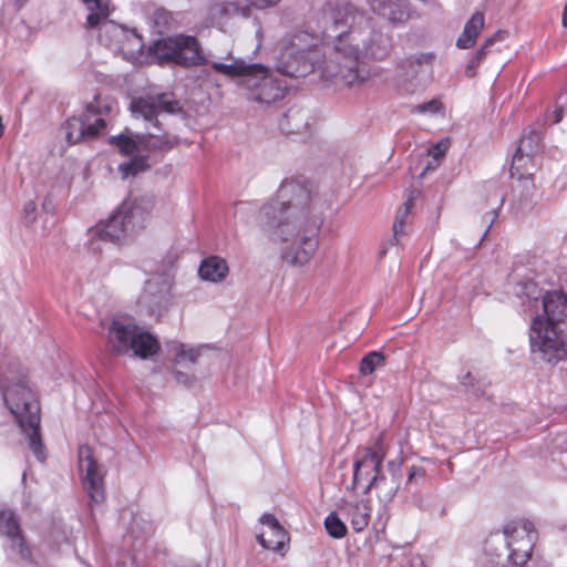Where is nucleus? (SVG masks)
Returning <instances> with one entry per match:
<instances>
[{
  "instance_id": "1",
  "label": "nucleus",
  "mask_w": 567,
  "mask_h": 567,
  "mask_svg": "<svg viewBox=\"0 0 567 567\" xmlns=\"http://www.w3.org/2000/svg\"><path fill=\"white\" fill-rule=\"evenodd\" d=\"M323 32L336 33L333 54L324 61L322 72L348 87H359L371 79L362 59L382 61L393 48L392 37L377 28L363 10L347 0L327 1L320 10Z\"/></svg>"
},
{
  "instance_id": "2",
  "label": "nucleus",
  "mask_w": 567,
  "mask_h": 567,
  "mask_svg": "<svg viewBox=\"0 0 567 567\" xmlns=\"http://www.w3.org/2000/svg\"><path fill=\"white\" fill-rule=\"evenodd\" d=\"M312 200L308 184L290 179L259 210V220L275 241H292L286 258L296 266L308 264L318 248L320 219L313 214Z\"/></svg>"
},
{
  "instance_id": "3",
  "label": "nucleus",
  "mask_w": 567,
  "mask_h": 567,
  "mask_svg": "<svg viewBox=\"0 0 567 567\" xmlns=\"http://www.w3.org/2000/svg\"><path fill=\"white\" fill-rule=\"evenodd\" d=\"M545 316L532 320L529 343L533 353H539L547 363L566 359L567 295L548 291L543 297Z\"/></svg>"
},
{
  "instance_id": "4",
  "label": "nucleus",
  "mask_w": 567,
  "mask_h": 567,
  "mask_svg": "<svg viewBox=\"0 0 567 567\" xmlns=\"http://www.w3.org/2000/svg\"><path fill=\"white\" fill-rule=\"evenodd\" d=\"M0 386L6 404L14 415L22 432L28 435L32 453L40 462H44L47 451L40 434V404L33 391L24 378L8 384H6L4 379L0 378Z\"/></svg>"
},
{
  "instance_id": "5",
  "label": "nucleus",
  "mask_w": 567,
  "mask_h": 567,
  "mask_svg": "<svg viewBox=\"0 0 567 567\" xmlns=\"http://www.w3.org/2000/svg\"><path fill=\"white\" fill-rule=\"evenodd\" d=\"M389 446L385 443L384 434L367 446L358 447L353 460L352 487H362L363 495H368L372 488L384 489L379 497L391 501L399 488V478L393 477L388 486L386 477L381 473L382 463L388 454Z\"/></svg>"
},
{
  "instance_id": "6",
  "label": "nucleus",
  "mask_w": 567,
  "mask_h": 567,
  "mask_svg": "<svg viewBox=\"0 0 567 567\" xmlns=\"http://www.w3.org/2000/svg\"><path fill=\"white\" fill-rule=\"evenodd\" d=\"M106 346L115 355H134L146 360L161 350L155 336L141 330L135 323L113 319L107 328Z\"/></svg>"
},
{
  "instance_id": "7",
  "label": "nucleus",
  "mask_w": 567,
  "mask_h": 567,
  "mask_svg": "<svg viewBox=\"0 0 567 567\" xmlns=\"http://www.w3.org/2000/svg\"><path fill=\"white\" fill-rule=\"evenodd\" d=\"M321 48L318 39L306 32L295 33L282 49L277 70L290 78H301L313 72L320 62Z\"/></svg>"
},
{
  "instance_id": "8",
  "label": "nucleus",
  "mask_w": 567,
  "mask_h": 567,
  "mask_svg": "<svg viewBox=\"0 0 567 567\" xmlns=\"http://www.w3.org/2000/svg\"><path fill=\"white\" fill-rule=\"evenodd\" d=\"M151 52L159 65L175 64L183 68L202 66L207 63L196 37L177 34L154 42Z\"/></svg>"
},
{
  "instance_id": "9",
  "label": "nucleus",
  "mask_w": 567,
  "mask_h": 567,
  "mask_svg": "<svg viewBox=\"0 0 567 567\" xmlns=\"http://www.w3.org/2000/svg\"><path fill=\"white\" fill-rule=\"evenodd\" d=\"M112 112V103L105 101L101 95L86 105L85 114L82 117L73 116L65 123V138L70 145L76 144L85 138H95L106 128L104 115Z\"/></svg>"
},
{
  "instance_id": "10",
  "label": "nucleus",
  "mask_w": 567,
  "mask_h": 567,
  "mask_svg": "<svg viewBox=\"0 0 567 567\" xmlns=\"http://www.w3.org/2000/svg\"><path fill=\"white\" fill-rule=\"evenodd\" d=\"M257 68L258 70L250 71L243 82L247 100L267 105L282 100L287 90L286 83L274 78L265 65L257 63Z\"/></svg>"
},
{
  "instance_id": "11",
  "label": "nucleus",
  "mask_w": 567,
  "mask_h": 567,
  "mask_svg": "<svg viewBox=\"0 0 567 567\" xmlns=\"http://www.w3.org/2000/svg\"><path fill=\"white\" fill-rule=\"evenodd\" d=\"M509 559L515 565H524L532 556L536 534L534 525L526 519L509 522L504 527Z\"/></svg>"
},
{
  "instance_id": "12",
  "label": "nucleus",
  "mask_w": 567,
  "mask_h": 567,
  "mask_svg": "<svg viewBox=\"0 0 567 567\" xmlns=\"http://www.w3.org/2000/svg\"><path fill=\"white\" fill-rule=\"evenodd\" d=\"M100 38L104 45L121 53L126 60L135 58L143 49L142 37L112 21L103 27Z\"/></svg>"
},
{
  "instance_id": "13",
  "label": "nucleus",
  "mask_w": 567,
  "mask_h": 567,
  "mask_svg": "<svg viewBox=\"0 0 567 567\" xmlns=\"http://www.w3.org/2000/svg\"><path fill=\"white\" fill-rule=\"evenodd\" d=\"M79 457L81 470L84 472L83 485L91 501L100 503L104 499V475L93 457V450L89 445H81Z\"/></svg>"
},
{
  "instance_id": "14",
  "label": "nucleus",
  "mask_w": 567,
  "mask_h": 567,
  "mask_svg": "<svg viewBox=\"0 0 567 567\" xmlns=\"http://www.w3.org/2000/svg\"><path fill=\"white\" fill-rule=\"evenodd\" d=\"M177 109V102L168 100L166 94L156 96L140 97L132 102L131 110L134 114L142 115L146 121L154 122V126L158 127L159 122L157 115L162 112L174 113Z\"/></svg>"
},
{
  "instance_id": "15",
  "label": "nucleus",
  "mask_w": 567,
  "mask_h": 567,
  "mask_svg": "<svg viewBox=\"0 0 567 567\" xmlns=\"http://www.w3.org/2000/svg\"><path fill=\"white\" fill-rule=\"evenodd\" d=\"M261 532L257 535L259 544L269 550L279 551L289 543L287 530L279 524L271 514H264L260 518Z\"/></svg>"
},
{
  "instance_id": "16",
  "label": "nucleus",
  "mask_w": 567,
  "mask_h": 567,
  "mask_svg": "<svg viewBox=\"0 0 567 567\" xmlns=\"http://www.w3.org/2000/svg\"><path fill=\"white\" fill-rule=\"evenodd\" d=\"M341 511L355 533L363 532L370 524L372 502L368 497L354 501H344Z\"/></svg>"
},
{
  "instance_id": "17",
  "label": "nucleus",
  "mask_w": 567,
  "mask_h": 567,
  "mask_svg": "<svg viewBox=\"0 0 567 567\" xmlns=\"http://www.w3.org/2000/svg\"><path fill=\"white\" fill-rule=\"evenodd\" d=\"M434 60L435 54L433 52L406 55L395 63V74L398 79L403 81L414 80L424 69H431Z\"/></svg>"
},
{
  "instance_id": "18",
  "label": "nucleus",
  "mask_w": 567,
  "mask_h": 567,
  "mask_svg": "<svg viewBox=\"0 0 567 567\" xmlns=\"http://www.w3.org/2000/svg\"><path fill=\"white\" fill-rule=\"evenodd\" d=\"M371 9L391 23H402L411 17L410 0H369Z\"/></svg>"
},
{
  "instance_id": "19",
  "label": "nucleus",
  "mask_w": 567,
  "mask_h": 567,
  "mask_svg": "<svg viewBox=\"0 0 567 567\" xmlns=\"http://www.w3.org/2000/svg\"><path fill=\"white\" fill-rule=\"evenodd\" d=\"M0 533L10 539L11 548L18 550L22 558L30 557L31 551L24 543L19 523L12 513H1Z\"/></svg>"
},
{
  "instance_id": "20",
  "label": "nucleus",
  "mask_w": 567,
  "mask_h": 567,
  "mask_svg": "<svg viewBox=\"0 0 567 567\" xmlns=\"http://www.w3.org/2000/svg\"><path fill=\"white\" fill-rule=\"evenodd\" d=\"M485 24L484 13L481 11H476L470 20L465 23L463 32L456 40V45L460 49H470L472 48L481 31L483 30Z\"/></svg>"
},
{
  "instance_id": "21",
  "label": "nucleus",
  "mask_w": 567,
  "mask_h": 567,
  "mask_svg": "<svg viewBox=\"0 0 567 567\" xmlns=\"http://www.w3.org/2000/svg\"><path fill=\"white\" fill-rule=\"evenodd\" d=\"M127 228V216L123 213L113 214L100 229L101 240L118 243L124 238Z\"/></svg>"
},
{
  "instance_id": "22",
  "label": "nucleus",
  "mask_w": 567,
  "mask_h": 567,
  "mask_svg": "<svg viewBox=\"0 0 567 567\" xmlns=\"http://www.w3.org/2000/svg\"><path fill=\"white\" fill-rule=\"evenodd\" d=\"M228 270L225 259L218 256H210L202 261L198 274L204 280L217 282L227 276Z\"/></svg>"
},
{
  "instance_id": "23",
  "label": "nucleus",
  "mask_w": 567,
  "mask_h": 567,
  "mask_svg": "<svg viewBox=\"0 0 567 567\" xmlns=\"http://www.w3.org/2000/svg\"><path fill=\"white\" fill-rule=\"evenodd\" d=\"M212 69L220 74L230 76V78H239L238 85L243 89V82L250 71L258 70L257 63H246L243 60H236L231 64H225L221 62H213Z\"/></svg>"
},
{
  "instance_id": "24",
  "label": "nucleus",
  "mask_w": 567,
  "mask_h": 567,
  "mask_svg": "<svg viewBox=\"0 0 567 567\" xmlns=\"http://www.w3.org/2000/svg\"><path fill=\"white\" fill-rule=\"evenodd\" d=\"M90 11L86 17L85 27L96 28L103 20L109 19L112 13L111 0H81Z\"/></svg>"
},
{
  "instance_id": "25",
  "label": "nucleus",
  "mask_w": 567,
  "mask_h": 567,
  "mask_svg": "<svg viewBox=\"0 0 567 567\" xmlns=\"http://www.w3.org/2000/svg\"><path fill=\"white\" fill-rule=\"evenodd\" d=\"M307 125V116L299 107H290L280 118V130L289 135L299 133Z\"/></svg>"
},
{
  "instance_id": "26",
  "label": "nucleus",
  "mask_w": 567,
  "mask_h": 567,
  "mask_svg": "<svg viewBox=\"0 0 567 567\" xmlns=\"http://www.w3.org/2000/svg\"><path fill=\"white\" fill-rule=\"evenodd\" d=\"M416 192L412 190L402 206L399 208L398 214L395 216L393 223V238L396 243H399L400 237L405 234L404 227L406 224V219L410 216L412 208L414 206V194Z\"/></svg>"
},
{
  "instance_id": "27",
  "label": "nucleus",
  "mask_w": 567,
  "mask_h": 567,
  "mask_svg": "<svg viewBox=\"0 0 567 567\" xmlns=\"http://www.w3.org/2000/svg\"><path fill=\"white\" fill-rule=\"evenodd\" d=\"M534 159L526 155H519L514 153L512 165H511V177L517 178L518 181L527 179L533 177L532 168L534 167Z\"/></svg>"
},
{
  "instance_id": "28",
  "label": "nucleus",
  "mask_w": 567,
  "mask_h": 567,
  "mask_svg": "<svg viewBox=\"0 0 567 567\" xmlns=\"http://www.w3.org/2000/svg\"><path fill=\"white\" fill-rule=\"evenodd\" d=\"M141 148L144 151H168L172 150L175 145V142L172 141L166 134L155 135V134H144L140 137Z\"/></svg>"
},
{
  "instance_id": "29",
  "label": "nucleus",
  "mask_w": 567,
  "mask_h": 567,
  "mask_svg": "<svg viewBox=\"0 0 567 567\" xmlns=\"http://www.w3.org/2000/svg\"><path fill=\"white\" fill-rule=\"evenodd\" d=\"M540 145V135L536 131H528L523 134L516 154L526 155L534 159V155L538 152Z\"/></svg>"
},
{
  "instance_id": "30",
  "label": "nucleus",
  "mask_w": 567,
  "mask_h": 567,
  "mask_svg": "<svg viewBox=\"0 0 567 567\" xmlns=\"http://www.w3.org/2000/svg\"><path fill=\"white\" fill-rule=\"evenodd\" d=\"M140 137L141 135H136L135 138H133L128 135L120 134L111 136L109 138V143L111 145H115L123 155L130 156L142 150L140 145Z\"/></svg>"
},
{
  "instance_id": "31",
  "label": "nucleus",
  "mask_w": 567,
  "mask_h": 567,
  "mask_svg": "<svg viewBox=\"0 0 567 567\" xmlns=\"http://www.w3.org/2000/svg\"><path fill=\"white\" fill-rule=\"evenodd\" d=\"M385 355L379 351H371L360 361V373L363 375L372 374L377 368L384 365Z\"/></svg>"
},
{
  "instance_id": "32",
  "label": "nucleus",
  "mask_w": 567,
  "mask_h": 567,
  "mask_svg": "<svg viewBox=\"0 0 567 567\" xmlns=\"http://www.w3.org/2000/svg\"><path fill=\"white\" fill-rule=\"evenodd\" d=\"M324 527L328 535L336 539L343 538L348 533L346 524L336 513H330L324 518Z\"/></svg>"
},
{
  "instance_id": "33",
  "label": "nucleus",
  "mask_w": 567,
  "mask_h": 567,
  "mask_svg": "<svg viewBox=\"0 0 567 567\" xmlns=\"http://www.w3.org/2000/svg\"><path fill=\"white\" fill-rule=\"evenodd\" d=\"M147 168V163L144 157L135 156L131 161L120 165L118 169L124 178L128 176H136Z\"/></svg>"
},
{
  "instance_id": "34",
  "label": "nucleus",
  "mask_w": 567,
  "mask_h": 567,
  "mask_svg": "<svg viewBox=\"0 0 567 567\" xmlns=\"http://www.w3.org/2000/svg\"><path fill=\"white\" fill-rule=\"evenodd\" d=\"M172 351L175 354V361L177 363L188 361L190 363H195L199 357V350L189 348L186 349L185 344L174 342L172 346Z\"/></svg>"
},
{
  "instance_id": "35",
  "label": "nucleus",
  "mask_w": 567,
  "mask_h": 567,
  "mask_svg": "<svg viewBox=\"0 0 567 567\" xmlns=\"http://www.w3.org/2000/svg\"><path fill=\"white\" fill-rule=\"evenodd\" d=\"M443 110V103L439 99H433L429 102L419 104L413 107L416 113H439Z\"/></svg>"
},
{
  "instance_id": "36",
  "label": "nucleus",
  "mask_w": 567,
  "mask_h": 567,
  "mask_svg": "<svg viewBox=\"0 0 567 567\" xmlns=\"http://www.w3.org/2000/svg\"><path fill=\"white\" fill-rule=\"evenodd\" d=\"M497 39H501V32H496L494 35L487 38L483 45L476 51L475 55L473 56L476 61L482 63V61L485 59L487 49L495 43Z\"/></svg>"
},
{
  "instance_id": "37",
  "label": "nucleus",
  "mask_w": 567,
  "mask_h": 567,
  "mask_svg": "<svg viewBox=\"0 0 567 567\" xmlns=\"http://www.w3.org/2000/svg\"><path fill=\"white\" fill-rule=\"evenodd\" d=\"M447 148H449V143L441 141L439 143L432 145L427 150V155L433 157L435 161H440L445 156Z\"/></svg>"
},
{
  "instance_id": "38",
  "label": "nucleus",
  "mask_w": 567,
  "mask_h": 567,
  "mask_svg": "<svg viewBox=\"0 0 567 567\" xmlns=\"http://www.w3.org/2000/svg\"><path fill=\"white\" fill-rule=\"evenodd\" d=\"M250 7L266 9L276 6L280 0H246Z\"/></svg>"
},
{
  "instance_id": "39",
  "label": "nucleus",
  "mask_w": 567,
  "mask_h": 567,
  "mask_svg": "<svg viewBox=\"0 0 567 567\" xmlns=\"http://www.w3.org/2000/svg\"><path fill=\"white\" fill-rule=\"evenodd\" d=\"M240 7L236 2H225L220 6V12L225 14H235L240 11Z\"/></svg>"
},
{
  "instance_id": "40",
  "label": "nucleus",
  "mask_w": 567,
  "mask_h": 567,
  "mask_svg": "<svg viewBox=\"0 0 567 567\" xmlns=\"http://www.w3.org/2000/svg\"><path fill=\"white\" fill-rule=\"evenodd\" d=\"M480 62L472 58L465 69V75L467 78H474L477 73V69L480 68Z\"/></svg>"
},
{
  "instance_id": "41",
  "label": "nucleus",
  "mask_w": 567,
  "mask_h": 567,
  "mask_svg": "<svg viewBox=\"0 0 567 567\" xmlns=\"http://www.w3.org/2000/svg\"><path fill=\"white\" fill-rule=\"evenodd\" d=\"M425 471L420 466H411L408 474V482L411 483L415 477H423Z\"/></svg>"
},
{
  "instance_id": "42",
  "label": "nucleus",
  "mask_w": 567,
  "mask_h": 567,
  "mask_svg": "<svg viewBox=\"0 0 567 567\" xmlns=\"http://www.w3.org/2000/svg\"><path fill=\"white\" fill-rule=\"evenodd\" d=\"M564 107L561 105L556 106L553 113L554 120L553 123L557 124L563 120Z\"/></svg>"
},
{
  "instance_id": "43",
  "label": "nucleus",
  "mask_w": 567,
  "mask_h": 567,
  "mask_svg": "<svg viewBox=\"0 0 567 567\" xmlns=\"http://www.w3.org/2000/svg\"><path fill=\"white\" fill-rule=\"evenodd\" d=\"M561 24H563V27L567 28V2L565 3L564 10H563Z\"/></svg>"
},
{
  "instance_id": "44",
  "label": "nucleus",
  "mask_w": 567,
  "mask_h": 567,
  "mask_svg": "<svg viewBox=\"0 0 567 567\" xmlns=\"http://www.w3.org/2000/svg\"><path fill=\"white\" fill-rule=\"evenodd\" d=\"M3 133H4V125L2 123V117L0 116V137L3 136Z\"/></svg>"
},
{
  "instance_id": "45",
  "label": "nucleus",
  "mask_w": 567,
  "mask_h": 567,
  "mask_svg": "<svg viewBox=\"0 0 567 567\" xmlns=\"http://www.w3.org/2000/svg\"><path fill=\"white\" fill-rule=\"evenodd\" d=\"M31 210V212H34L35 210V206L33 203H29L27 206H25V210Z\"/></svg>"
},
{
  "instance_id": "46",
  "label": "nucleus",
  "mask_w": 567,
  "mask_h": 567,
  "mask_svg": "<svg viewBox=\"0 0 567 567\" xmlns=\"http://www.w3.org/2000/svg\"><path fill=\"white\" fill-rule=\"evenodd\" d=\"M183 377V374L181 372H177L176 373V380L179 382L181 381V378Z\"/></svg>"
},
{
  "instance_id": "47",
  "label": "nucleus",
  "mask_w": 567,
  "mask_h": 567,
  "mask_svg": "<svg viewBox=\"0 0 567 567\" xmlns=\"http://www.w3.org/2000/svg\"><path fill=\"white\" fill-rule=\"evenodd\" d=\"M394 466H395L394 461L389 462V467H394Z\"/></svg>"
},
{
  "instance_id": "48",
  "label": "nucleus",
  "mask_w": 567,
  "mask_h": 567,
  "mask_svg": "<svg viewBox=\"0 0 567 567\" xmlns=\"http://www.w3.org/2000/svg\"><path fill=\"white\" fill-rule=\"evenodd\" d=\"M516 539H520V534H515Z\"/></svg>"
}]
</instances>
